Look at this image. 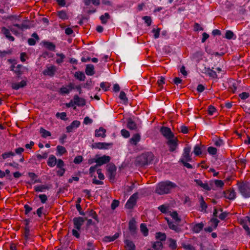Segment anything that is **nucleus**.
Here are the masks:
<instances>
[{"label":"nucleus","instance_id":"1","mask_svg":"<svg viewBox=\"0 0 250 250\" xmlns=\"http://www.w3.org/2000/svg\"><path fill=\"white\" fill-rule=\"evenodd\" d=\"M176 185L169 181H166L158 183L155 188V192L159 195L169 193L171 190L176 187Z\"/></svg>","mask_w":250,"mask_h":250},{"label":"nucleus","instance_id":"2","mask_svg":"<svg viewBox=\"0 0 250 250\" xmlns=\"http://www.w3.org/2000/svg\"><path fill=\"white\" fill-rule=\"evenodd\" d=\"M9 19L12 22L13 26L19 30L28 29L31 27V23L28 20L21 21L20 16L13 15L10 16Z\"/></svg>","mask_w":250,"mask_h":250},{"label":"nucleus","instance_id":"3","mask_svg":"<svg viewBox=\"0 0 250 250\" xmlns=\"http://www.w3.org/2000/svg\"><path fill=\"white\" fill-rule=\"evenodd\" d=\"M154 158V155L151 152L142 154L138 157L137 162L141 166H145L150 164Z\"/></svg>","mask_w":250,"mask_h":250},{"label":"nucleus","instance_id":"4","mask_svg":"<svg viewBox=\"0 0 250 250\" xmlns=\"http://www.w3.org/2000/svg\"><path fill=\"white\" fill-rule=\"evenodd\" d=\"M178 140L175 136L167 140L166 144L168 146L169 152H176L178 147Z\"/></svg>","mask_w":250,"mask_h":250},{"label":"nucleus","instance_id":"5","mask_svg":"<svg viewBox=\"0 0 250 250\" xmlns=\"http://www.w3.org/2000/svg\"><path fill=\"white\" fill-rule=\"evenodd\" d=\"M239 191L244 198L250 197V186L247 183H241L238 185Z\"/></svg>","mask_w":250,"mask_h":250},{"label":"nucleus","instance_id":"6","mask_svg":"<svg viewBox=\"0 0 250 250\" xmlns=\"http://www.w3.org/2000/svg\"><path fill=\"white\" fill-rule=\"evenodd\" d=\"M191 147L190 146H186L184 149V152L182 157L180 159L181 161H191L192 158L190 155Z\"/></svg>","mask_w":250,"mask_h":250},{"label":"nucleus","instance_id":"7","mask_svg":"<svg viewBox=\"0 0 250 250\" xmlns=\"http://www.w3.org/2000/svg\"><path fill=\"white\" fill-rule=\"evenodd\" d=\"M138 198V193H135L132 195L129 199L127 200L125 207L127 208L130 209L133 208L136 203V200Z\"/></svg>","mask_w":250,"mask_h":250},{"label":"nucleus","instance_id":"8","mask_svg":"<svg viewBox=\"0 0 250 250\" xmlns=\"http://www.w3.org/2000/svg\"><path fill=\"white\" fill-rule=\"evenodd\" d=\"M160 132L167 140L175 136L170 129L166 126H162L160 129Z\"/></svg>","mask_w":250,"mask_h":250},{"label":"nucleus","instance_id":"9","mask_svg":"<svg viewBox=\"0 0 250 250\" xmlns=\"http://www.w3.org/2000/svg\"><path fill=\"white\" fill-rule=\"evenodd\" d=\"M73 89H74V84L70 83L68 85L63 86L59 90L60 94L62 95L69 94Z\"/></svg>","mask_w":250,"mask_h":250},{"label":"nucleus","instance_id":"10","mask_svg":"<svg viewBox=\"0 0 250 250\" xmlns=\"http://www.w3.org/2000/svg\"><path fill=\"white\" fill-rule=\"evenodd\" d=\"M111 158L109 156L104 155L96 159V163L99 166L105 164L110 162Z\"/></svg>","mask_w":250,"mask_h":250},{"label":"nucleus","instance_id":"11","mask_svg":"<svg viewBox=\"0 0 250 250\" xmlns=\"http://www.w3.org/2000/svg\"><path fill=\"white\" fill-rule=\"evenodd\" d=\"M84 220H85L81 217L74 218L73 221L74 225V228L78 230H80L81 227L83 224Z\"/></svg>","mask_w":250,"mask_h":250},{"label":"nucleus","instance_id":"12","mask_svg":"<svg viewBox=\"0 0 250 250\" xmlns=\"http://www.w3.org/2000/svg\"><path fill=\"white\" fill-rule=\"evenodd\" d=\"M225 197L229 200H234L236 198V192L233 189H230L224 192Z\"/></svg>","mask_w":250,"mask_h":250},{"label":"nucleus","instance_id":"13","mask_svg":"<svg viewBox=\"0 0 250 250\" xmlns=\"http://www.w3.org/2000/svg\"><path fill=\"white\" fill-rule=\"evenodd\" d=\"M56 71V67L55 66L50 65L47 66L46 69L43 71V74L45 75L53 76L54 75Z\"/></svg>","mask_w":250,"mask_h":250},{"label":"nucleus","instance_id":"14","mask_svg":"<svg viewBox=\"0 0 250 250\" xmlns=\"http://www.w3.org/2000/svg\"><path fill=\"white\" fill-rule=\"evenodd\" d=\"M27 85V81L23 80L20 83H12L11 87L12 89L18 90L20 88H22Z\"/></svg>","mask_w":250,"mask_h":250},{"label":"nucleus","instance_id":"15","mask_svg":"<svg viewBox=\"0 0 250 250\" xmlns=\"http://www.w3.org/2000/svg\"><path fill=\"white\" fill-rule=\"evenodd\" d=\"M80 125V122L79 121L75 120L72 122L70 125L66 127L67 132H71L73 131L75 128H77Z\"/></svg>","mask_w":250,"mask_h":250},{"label":"nucleus","instance_id":"16","mask_svg":"<svg viewBox=\"0 0 250 250\" xmlns=\"http://www.w3.org/2000/svg\"><path fill=\"white\" fill-rule=\"evenodd\" d=\"M249 225H250V217H246L243 222V227L247 232V235L250 236V229Z\"/></svg>","mask_w":250,"mask_h":250},{"label":"nucleus","instance_id":"17","mask_svg":"<svg viewBox=\"0 0 250 250\" xmlns=\"http://www.w3.org/2000/svg\"><path fill=\"white\" fill-rule=\"evenodd\" d=\"M75 104L78 106H83L85 104L84 100L83 98H80L77 95H75L73 98Z\"/></svg>","mask_w":250,"mask_h":250},{"label":"nucleus","instance_id":"18","mask_svg":"<svg viewBox=\"0 0 250 250\" xmlns=\"http://www.w3.org/2000/svg\"><path fill=\"white\" fill-rule=\"evenodd\" d=\"M194 181L197 185L200 186L204 189L207 190H210L211 189V188L209 187L208 183H204L201 180L199 179L195 180Z\"/></svg>","mask_w":250,"mask_h":250},{"label":"nucleus","instance_id":"19","mask_svg":"<svg viewBox=\"0 0 250 250\" xmlns=\"http://www.w3.org/2000/svg\"><path fill=\"white\" fill-rule=\"evenodd\" d=\"M85 73L88 76H92L94 74V67L93 64H87L85 68Z\"/></svg>","mask_w":250,"mask_h":250},{"label":"nucleus","instance_id":"20","mask_svg":"<svg viewBox=\"0 0 250 250\" xmlns=\"http://www.w3.org/2000/svg\"><path fill=\"white\" fill-rule=\"evenodd\" d=\"M106 130L103 127H100L98 129L95 130V136L96 137H102L104 138L105 137Z\"/></svg>","mask_w":250,"mask_h":250},{"label":"nucleus","instance_id":"21","mask_svg":"<svg viewBox=\"0 0 250 250\" xmlns=\"http://www.w3.org/2000/svg\"><path fill=\"white\" fill-rule=\"evenodd\" d=\"M57 159L56 157L53 155H50L47 161V165L50 167H54L56 165Z\"/></svg>","mask_w":250,"mask_h":250},{"label":"nucleus","instance_id":"22","mask_svg":"<svg viewBox=\"0 0 250 250\" xmlns=\"http://www.w3.org/2000/svg\"><path fill=\"white\" fill-rule=\"evenodd\" d=\"M158 209L163 213H167L169 212V206L167 204H164L160 206L158 208Z\"/></svg>","mask_w":250,"mask_h":250},{"label":"nucleus","instance_id":"23","mask_svg":"<svg viewBox=\"0 0 250 250\" xmlns=\"http://www.w3.org/2000/svg\"><path fill=\"white\" fill-rule=\"evenodd\" d=\"M42 43L43 44V46L47 49L51 51L55 50V45L52 42L47 41H43L42 42Z\"/></svg>","mask_w":250,"mask_h":250},{"label":"nucleus","instance_id":"24","mask_svg":"<svg viewBox=\"0 0 250 250\" xmlns=\"http://www.w3.org/2000/svg\"><path fill=\"white\" fill-rule=\"evenodd\" d=\"M32 36L33 38L29 39L28 40V42L30 45H34L36 42V40H39V37L36 33H34Z\"/></svg>","mask_w":250,"mask_h":250},{"label":"nucleus","instance_id":"25","mask_svg":"<svg viewBox=\"0 0 250 250\" xmlns=\"http://www.w3.org/2000/svg\"><path fill=\"white\" fill-rule=\"evenodd\" d=\"M49 188L48 186L45 185H38L34 187V189L37 192H44L48 189Z\"/></svg>","mask_w":250,"mask_h":250},{"label":"nucleus","instance_id":"26","mask_svg":"<svg viewBox=\"0 0 250 250\" xmlns=\"http://www.w3.org/2000/svg\"><path fill=\"white\" fill-rule=\"evenodd\" d=\"M166 219L167 220L168 227L170 229L176 232L179 231L180 229L176 225H175L172 222L170 221L167 218H166Z\"/></svg>","mask_w":250,"mask_h":250},{"label":"nucleus","instance_id":"27","mask_svg":"<svg viewBox=\"0 0 250 250\" xmlns=\"http://www.w3.org/2000/svg\"><path fill=\"white\" fill-rule=\"evenodd\" d=\"M140 135L139 134H135L130 139V142L131 144L136 145L140 141Z\"/></svg>","mask_w":250,"mask_h":250},{"label":"nucleus","instance_id":"28","mask_svg":"<svg viewBox=\"0 0 250 250\" xmlns=\"http://www.w3.org/2000/svg\"><path fill=\"white\" fill-rule=\"evenodd\" d=\"M204 224L202 223H198L193 225L192 227V230L195 233H199L203 229Z\"/></svg>","mask_w":250,"mask_h":250},{"label":"nucleus","instance_id":"29","mask_svg":"<svg viewBox=\"0 0 250 250\" xmlns=\"http://www.w3.org/2000/svg\"><path fill=\"white\" fill-rule=\"evenodd\" d=\"M125 243L127 250H135V245L132 241L129 240H125Z\"/></svg>","mask_w":250,"mask_h":250},{"label":"nucleus","instance_id":"30","mask_svg":"<svg viewBox=\"0 0 250 250\" xmlns=\"http://www.w3.org/2000/svg\"><path fill=\"white\" fill-rule=\"evenodd\" d=\"M74 77L77 79L81 81H83L85 79V76L84 74L82 71L76 72L74 74Z\"/></svg>","mask_w":250,"mask_h":250},{"label":"nucleus","instance_id":"31","mask_svg":"<svg viewBox=\"0 0 250 250\" xmlns=\"http://www.w3.org/2000/svg\"><path fill=\"white\" fill-rule=\"evenodd\" d=\"M212 141L214 145L217 147H221L224 145V142L220 138H215L213 139Z\"/></svg>","mask_w":250,"mask_h":250},{"label":"nucleus","instance_id":"32","mask_svg":"<svg viewBox=\"0 0 250 250\" xmlns=\"http://www.w3.org/2000/svg\"><path fill=\"white\" fill-rule=\"evenodd\" d=\"M119 235L118 233H115L113 236H107L104 238V241L105 242H110L114 241L118 238Z\"/></svg>","mask_w":250,"mask_h":250},{"label":"nucleus","instance_id":"33","mask_svg":"<svg viewBox=\"0 0 250 250\" xmlns=\"http://www.w3.org/2000/svg\"><path fill=\"white\" fill-rule=\"evenodd\" d=\"M199 201L200 208H201V211L206 212L208 206L207 204L206 203L205 201H204V199L203 197H201Z\"/></svg>","mask_w":250,"mask_h":250},{"label":"nucleus","instance_id":"34","mask_svg":"<svg viewBox=\"0 0 250 250\" xmlns=\"http://www.w3.org/2000/svg\"><path fill=\"white\" fill-rule=\"evenodd\" d=\"M108 144L105 143H96L94 145V147L98 149H106L107 148Z\"/></svg>","mask_w":250,"mask_h":250},{"label":"nucleus","instance_id":"35","mask_svg":"<svg viewBox=\"0 0 250 250\" xmlns=\"http://www.w3.org/2000/svg\"><path fill=\"white\" fill-rule=\"evenodd\" d=\"M40 132L42 137L46 138L51 136V133L44 129L43 127H41L40 129Z\"/></svg>","mask_w":250,"mask_h":250},{"label":"nucleus","instance_id":"36","mask_svg":"<svg viewBox=\"0 0 250 250\" xmlns=\"http://www.w3.org/2000/svg\"><path fill=\"white\" fill-rule=\"evenodd\" d=\"M84 4L88 6L91 2L94 5L98 6L100 4V0H83Z\"/></svg>","mask_w":250,"mask_h":250},{"label":"nucleus","instance_id":"37","mask_svg":"<svg viewBox=\"0 0 250 250\" xmlns=\"http://www.w3.org/2000/svg\"><path fill=\"white\" fill-rule=\"evenodd\" d=\"M127 126L131 130H135L137 128L136 124L130 119H128L127 121Z\"/></svg>","mask_w":250,"mask_h":250},{"label":"nucleus","instance_id":"38","mask_svg":"<svg viewBox=\"0 0 250 250\" xmlns=\"http://www.w3.org/2000/svg\"><path fill=\"white\" fill-rule=\"evenodd\" d=\"M168 215L171 216L173 219H174L175 222L177 223H179L181 221V219L179 218L178 213L176 211H169Z\"/></svg>","mask_w":250,"mask_h":250},{"label":"nucleus","instance_id":"39","mask_svg":"<svg viewBox=\"0 0 250 250\" xmlns=\"http://www.w3.org/2000/svg\"><path fill=\"white\" fill-rule=\"evenodd\" d=\"M217 213L218 212H217V210L216 209H214V211L213 212L214 216L215 217L218 216L221 220L225 219L228 215V213H227L226 212H222V213H220L218 216L217 215Z\"/></svg>","mask_w":250,"mask_h":250},{"label":"nucleus","instance_id":"40","mask_svg":"<svg viewBox=\"0 0 250 250\" xmlns=\"http://www.w3.org/2000/svg\"><path fill=\"white\" fill-rule=\"evenodd\" d=\"M156 238L157 239L159 240L160 241H165L166 239V235L165 233L160 232H157L156 234Z\"/></svg>","mask_w":250,"mask_h":250},{"label":"nucleus","instance_id":"41","mask_svg":"<svg viewBox=\"0 0 250 250\" xmlns=\"http://www.w3.org/2000/svg\"><path fill=\"white\" fill-rule=\"evenodd\" d=\"M129 229L130 231L134 233L135 231L136 227L135 225V221L133 220H131L129 223Z\"/></svg>","mask_w":250,"mask_h":250},{"label":"nucleus","instance_id":"42","mask_svg":"<svg viewBox=\"0 0 250 250\" xmlns=\"http://www.w3.org/2000/svg\"><path fill=\"white\" fill-rule=\"evenodd\" d=\"M140 229L145 236H146L148 235V230L146 225L141 224L140 225Z\"/></svg>","mask_w":250,"mask_h":250},{"label":"nucleus","instance_id":"43","mask_svg":"<svg viewBox=\"0 0 250 250\" xmlns=\"http://www.w3.org/2000/svg\"><path fill=\"white\" fill-rule=\"evenodd\" d=\"M57 150L60 155H62L66 152L65 148L61 146H57Z\"/></svg>","mask_w":250,"mask_h":250},{"label":"nucleus","instance_id":"44","mask_svg":"<svg viewBox=\"0 0 250 250\" xmlns=\"http://www.w3.org/2000/svg\"><path fill=\"white\" fill-rule=\"evenodd\" d=\"M22 67V66L21 65L18 64L15 67V69H12V70H13L15 72V73H16L19 76L22 74V71L21 70Z\"/></svg>","mask_w":250,"mask_h":250},{"label":"nucleus","instance_id":"45","mask_svg":"<svg viewBox=\"0 0 250 250\" xmlns=\"http://www.w3.org/2000/svg\"><path fill=\"white\" fill-rule=\"evenodd\" d=\"M86 214L87 216H90L94 219L97 222H98V220L97 219V216L95 211L92 210H90L89 211L86 213Z\"/></svg>","mask_w":250,"mask_h":250},{"label":"nucleus","instance_id":"46","mask_svg":"<svg viewBox=\"0 0 250 250\" xmlns=\"http://www.w3.org/2000/svg\"><path fill=\"white\" fill-rule=\"evenodd\" d=\"M169 247L172 250H175L177 248L176 241L172 239H169Z\"/></svg>","mask_w":250,"mask_h":250},{"label":"nucleus","instance_id":"47","mask_svg":"<svg viewBox=\"0 0 250 250\" xmlns=\"http://www.w3.org/2000/svg\"><path fill=\"white\" fill-rule=\"evenodd\" d=\"M56 56L59 57V58L56 60V62L58 64L62 63L65 57V55L62 53H57Z\"/></svg>","mask_w":250,"mask_h":250},{"label":"nucleus","instance_id":"48","mask_svg":"<svg viewBox=\"0 0 250 250\" xmlns=\"http://www.w3.org/2000/svg\"><path fill=\"white\" fill-rule=\"evenodd\" d=\"M110 18V16L107 13H105L104 15H102L100 17V20L102 23H105L107 20Z\"/></svg>","mask_w":250,"mask_h":250},{"label":"nucleus","instance_id":"49","mask_svg":"<svg viewBox=\"0 0 250 250\" xmlns=\"http://www.w3.org/2000/svg\"><path fill=\"white\" fill-rule=\"evenodd\" d=\"M153 248L155 250H160L163 248V244L161 241H157L153 245Z\"/></svg>","mask_w":250,"mask_h":250},{"label":"nucleus","instance_id":"50","mask_svg":"<svg viewBox=\"0 0 250 250\" xmlns=\"http://www.w3.org/2000/svg\"><path fill=\"white\" fill-rule=\"evenodd\" d=\"M193 152L196 156H198L202 154V150L198 145H196L194 147Z\"/></svg>","mask_w":250,"mask_h":250},{"label":"nucleus","instance_id":"51","mask_svg":"<svg viewBox=\"0 0 250 250\" xmlns=\"http://www.w3.org/2000/svg\"><path fill=\"white\" fill-rule=\"evenodd\" d=\"M208 153L211 155H214L217 153V149L212 146H209L208 148Z\"/></svg>","mask_w":250,"mask_h":250},{"label":"nucleus","instance_id":"52","mask_svg":"<svg viewBox=\"0 0 250 250\" xmlns=\"http://www.w3.org/2000/svg\"><path fill=\"white\" fill-rule=\"evenodd\" d=\"M147 26H149L151 23V18L149 16H144L142 18Z\"/></svg>","mask_w":250,"mask_h":250},{"label":"nucleus","instance_id":"53","mask_svg":"<svg viewBox=\"0 0 250 250\" xmlns=\"http://www.w3.org/2000/svg\"><path fill=\"white\" fill-rule=\"evenodd\" d=\"M58 16L62 19H67V15L63 11H60L58 12Z\"/></svg>","mask_w":250,"mask_h":250},{"label":"nucleus","instance_id":"54","mask_svg":"<svg viewBox=\"0 0 250 250\" xmlns=\"http://www.w3.org/2000/svg\"><path fill=\"white\" fill-rule=\"evenodd\" d=\"M15 155V153L13 152H5L2 154V157L3 159L8 158L11 156H13Z\"/></svg>","mask_w":250,"mask_h":250},{"label":"nucleus","instance_id":"55","mask_svg":"<svg viewBox=\"0 0 250 250\" xmlns=\"http://www.w3.org/2000/svg\"><path fill=\"white\" fill-rule=\"evenodd\" d=\"M39 197L42 204H44L47 200V196L44 194H40Z\"/></svg>","mask_w":250,"mask_h":250},{"label":"nucleus","instance_id":"56","mask_svg":"<svg viewBox=\"0 0 250 250\" xmlns=\"http://www.w3.org/2000/svg\"><path fill=\"white\" fill-rule=\"evenodd\" d=\"M225 37L228 39H235L236 36L233 34V32H226Z\"/></svg>","mask_w":250,"mask_h":250},{"label":"nucleus","instance_id":"57","mask_svg":"<svg viewBox=\"0 0 250 250\" xmlns=\"http://www.w3.org/2000/svg\"><path fill=\"white\" fill-rule=\"evenodd\" d=\"M57 117H60L61 119L65 120L66 119V114L65 112H62L61 113H57L56 114Z\"/></svg>","mask_w":250,"mask_h":250},{"label":"nucleus","instance_id":"58","mask_svg":"<svg viewBox=\"0 0 250 250\" xmlns=\"http://www.w3.org/2000/svg\"><path fill=\"white\" fill-rule=\"evenodd\" d=\"M99 166L96 164L94 166H92L89 168V174L91 175V176H93V173L97 169V168Z\"/></svg>","mask_w":250,"mask_h":250},{"label":"nucleus","instance_id":"59","mask_svg":"<svg viewBox=\"0 0 250 250\" xmlns=\"http://www.w3.org/2000/svg\"><path fill=\"white\" fill-rule=\"evenodd\" d=\"M215 185L218 188H222L223 187L224 183L222 180H216L214 181Z\"/></svg>","mask_w":250,"mask_h":250},{"label":"nucleus","instance_id":"60","mask_svg":"<svg viewBox=\"0 0 250 250\" xmlns=\"http://www.w3.org/2000/svg\"><path fill=\"white\" fill-rule=\"evenodd\" d=\"M119 98L121 100H122L125 102L127 101V99L126 97V94L124 91H121L120 92Z\"/></svg>","mask_w":250,"mask_h":250},{"label":"nucleus","instance_id":"61","mask_svg":"<svg viewBox=\"0 0 250 250\" xmlns=\"http://www.w3.org/2000/svg\"><path fill=\"white\" fill-rule=\"evenodd\" d=\"M193 29L194 31H199L201 30H203L204 28L199 24L195 23L194 25Z\"/></svg>","mask_w":250,"mask_h":250},{"label":"nucleus","instance_id":"62","mask_svg":"<svg viewBox=\"0 0 250 250\" xmlns=\"http://www.w3.org/2000/svg\"><path fill=\"white\" fill-rule=\"evenodd\" d=\"M56 165H57V167L61 168H63L64 165V162H63V161L62 160L59 159L58 160H57Z\"/></svg>","mask_w":250,"mask_h":250},{"label":"nucleus","instance_id":"63","mask_svg":"<svg viewBox=\"0 0 250 250\" xmlns=\"http://www.w3.org/2000/svg\"><path fill=\"white\" fill-rule=\"evenodd\" d=\"M216 109L215 108L212 106L209 105L208 108V113L210 115H213V114L215 112Z\"/></svg>","mask_w":250,"mask_h":250},{"label":"nucleus","instance_id":"64","mask_svg":"<svg viewBox=\"0 0 250 250\" xmlns=\"http://www.w3.org/2000/svg\"><path fill=\"white\" fill-rule=\"evenodd\" d=\"M121 133L122 135L125 138H127L129 137V132L125 129H122L121 131Z\"/></svg>","mask_w":250,"mask_h":250}]
</instances>
